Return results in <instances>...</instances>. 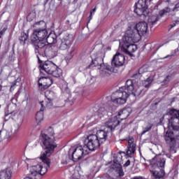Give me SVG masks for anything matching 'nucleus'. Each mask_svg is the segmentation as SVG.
<instances>
[{"instance_id": "0eeeda50", "label": "nucleus", "mask_w": 179, "mask_h": 179, "mask_svg": "<svg viewBox=\"0 0 179 179\" xmlns=\"http://www.w3.org/2000/svg\"><path fill=\"white\" fill-rule=\"evenodd\" d=\"M35 52L43 57L48 58H54L58 54V48L57 45H47L46 43H41L38 45V48H35Z\"/></svg>"}, {"instance_id": "c756f323", "label": "nucleus", "mask_w": 179, "mask_h": 179, "mask_svg": "<svg viewBox=\"0 0 179 179\" xmlns=\"http://www.w3.org/2000/svg\"><path fill=\"white\" fill-rule=\"evenodd\" d=\"M50 75H52V76L54 78H60L62 76V69L56 65L55 69L52 71Z\"/></svg>"}, {"instance_id": "f704fd0d", "label": "nucleus", "mask_w": 179, "mask_h": 179, "mask_svg": "<svg viewBox=\"0 0 179 179\" xmlns=\"http://www.w3.org/2000/svg\"><path fill=\"white\" fill-rule=\"evenodd\" d=\"M69 54L70 58H73V57L75 56V54H76V49L75 48H71Z\"/></svg>"}, {"instance_id": "6ab92c4d", "label": "nucleus", "mask_w": 179, "mask_h": 179, "mask_svg": "<svg viewBox=\"0 0 179 179\" xmlns=\"http://www.w3.org/2000/svg\"><path fill=\"white\" fill-rule=\"evenodd\" d=\"M40 68L41 73L44 74V72H45V73H48V75H51L53 69H55L56 65L52 62L46 61L43 63V64L40 65Z\"/></svg>"}, {"instance_id": "20e7f679", "label": "nucleus", "mask_w": 179, "mask_h": 179, "mask_svg": "<svg viewBox=\"0 0 179 179\" xmlns=\"http://www.w3.org/2000/svg\"><path fill=\"white\" fill-rule=\"evenodd\" d=\"M92 62L89 65V68H92V66H100L99 68V75L101 78H108L111 73L113 72L114 69L110 66V64L106 63H103V56L101 52H99L97 53H94L91 55Z\"/></svg>"}, {"instance_id": "4be33fe9", "label": "nucleus", "mask_w": 179, "mask_h": 179, "mask_svg": "<svg viewBox=\"0 0 179 179\" xmlns=\"http://www.w3.org/2000/svg\"><path fill=\"white\" fill-rule=\"evenodd\" d=\"M15 110L16 103L11 102L9 105L7 106V108H6V117H7V115H10L13 120H14L13 117H16V115L20 117V115H17V113L15 112Z\"/></svg>"}, {"instance_id": "49530a36", "label": "nucleus", "mask_w": 179, "mask_h": 179, "mask_svg": "<svg viewBox=\"0 0 179 179\" xmlns=\"http://www.w3.org/2000/svg\"><path fill=\"white\" fill-rule=\"evenodd\" d=\"M166 58H169V59H171V58H173V55H168L167 56L162 58V59H166Z\"/></svg>"}, {"instance_id": "3c124183", "label": "nucleus", "mask_w": 179, "mask_h": 179, "mask_svg": "<svg viewBox=\"0 0 179 179\" xmlns=\"http://www.w3.org/2000/svg\"><path fill=\"white\" fill-rule=\"evenodd\" d=\"M0 92H2V85H0Z\"/></svg>"}, {"instance_id": "393cba45", "label": "nucleus", "mask_w": 179, "mask_h": 179, "mask_svg": "<svg viewBox=\"0 0 179 179\" xmlns=\"http://www.w3.org/2000/svg\"><path fill=\"white\" fill-rule=\"evenodd\" d=\"M45 108H47V107L41 106V110L36 113L35 118L37 125H40L41 121L44 120V110H45Z\"/></svg>"}, {"instance_id": "ea45409f", "label": "nucleus", "mask_w": 179, "mask_h": 179, "mask_svg": "<svg viewBox=\"0 0 179 179\" xmlns=\"http://www.w3.org/2000/svg\"><path fill=\"white\" fill-rule=\"evenodd\" d=\"M146 72V69H145V66H143L138 69V74L142 75L143 73H145Z\"/></svg>"}, {"instance_id": "6e6d98bb", "label": "nucleus", "mask_w": 179, "mask_h": 179, "mask_svg": "<svg viewBox=\"0 0 179 179\" xmlns=\"http://www.w3.org/2000/svg\"><path fill=\"white\" fill-rule=\"evenodd\" d=\"M1 134H2V131H0V138H1Z\"/></svg>"}, {"instance_id": "58836bf2", "label": "nucleus", "mask_w": 179, "mask_h": 179, "mask_svg": "<svg viewBox=\"0 0 179 179\" xmlns=\"http://www.w3.org/2000/svg\"><path fill=\"white\" fill-rule=\"evenodd\" d=\"M171 80V76H167L163 80L162 83H164V85H167V83H169V82H170Z\"/></svg>"}, {"instance_id": "c9c22d12", "label": "nucleus", "mask_w": 179, "mask_h": 179, "mask_svg": "<svg viewBox=\"0 0 179 179\" xmlns=\"http://www.w3.org/2000/svg\"><path fill=\"white\" fill-rule=\"evenodd\" d=\"M176 24H179V19L171 22L169 30L173 29V27H176Z\"/></svg>"}, {"instance_id": "aec40b11", "label": "nucleus", "mask_w": 179, "mask_h": 179, "mask_svg": "<svg viewBox=\"0 0 179 179\" xmlns=\"http://www.w3.org/2000/svg\"><path fill=\"white\" fill-rule=\"evenodd\" d=\"M120 125V120H118L117 116H115L112 118H110L106 123L105 126L106 127L105 129L108 131H110L113 132L115 129L116 127Z\"/></svg>"}, {"instance_id": "a211bd4d", "label": "nucleus", "mask_w": 179, "mask_h": 179, "mask_svg": "<svg viewBox=\"0 0 179 179\" xmlns=\"http://www.w3.org/2000/svg\"><path fill=\"white\" fill-rule=\"evenodd\" d=\"M170 10H171L169 8H166L159 11V15L153 14L152 15H150L148 19V24H150V26H153V24H156V22H159V19H160V17H163V15H166V13H169Z\"/></svg>"}, {"instance_id": "f8f14e48", "label": "nucleus", "mask_w": 179, "mask_h": 179, "mask_svg": "<svg viewBox=\"0 0 179 179\" xmlns=\"http://www.w3.org/2000/svg\"><path fill=\"white\" fill-rule=\"evenodd\" d=\"M135 152H136V143H135V140L134 138H130L128 140L127 150L125 152H121L117 157L120 159V161L122 160V156H126L127 157H134V155H135Z\"/></svg>"}, {"instance_id": "9d476101", "label": "nucleus", "mask_w": 179, "mask_h": 179, "mask_svg": "<svg viewBox=\"0 0 179 179\" xmlns=\"http://www.w3.org/2000/svg\"><path fill=\"white\" fill-rule=\"evenodd\" d=\"M152 0H138L135 4L134 12L138 16H148L149 15V10L148 6L150 5Z\"/></svg>"}, {"instance_id": "cd10ccee", "label": "nucleus", "mask_w": 179, "mask_h": 179, "mask_svg": "<svg viewBox=\"0 0 179 179\" xmlns=\"http://www.w3.org/2000/svg\"><path fill=\"white\" fill-rule=\"evenodd\" d=\"M12 171L10 169L1 170L0 171V179H11Z\"/></svg>"}, {"instance_id": "5701e85b", "label": "nucleus", "mask_w": 179, "mask_h": 179, "mask_svg": "<svg viewBox=\"0 0 179 179\" xmlns=\"http://www.w3.org/2000/svg\"><path fill=\"white\" fill-rule=\"evenodd\" d=\"M94 135L96 136L97 139L101 143H103L107 141V136H108V131L105 128L103 130H98L96 134Z\"/></svg>"}, {"instance_id": "2eb2a0df", "label": "nucleus", "mask_w": 179, "mask_h": 179, "mask_svg": "<svg viewBox=\"0 0 179 179\" xmlns=\"http://www.w3.org/2000/svg\"><path fill=\"white\" fill-rule=\"evenodd\" d=\"M45 96L47 99L40 102L41 106L46 107L48 109L52 108V100H54V97H55V94H54L52 91H46Z\"/></svg>"}, {"instance_id": "9b49d317", "label": "nucleus", "mask_w": 179, "mask_h": 179, "mask_svg": "<svg viewBox=\"0 0 179 179\" xmlns=\"http://www.w3.org/2000/svg\"><path fill=\"white\" fill-rule=\"evenodd\" d=\"M101 144V143L97 139V136L94 134H91L88 136L85 140L84 146L90 153V152H94V150L99 149Z\"/></svg>"}, {"instance_id": "13d9d810", "label": "nucleus", "mask_w": 179, "mask_h": 179, "mask_svg": "<svg viewBox=\"0 0 179 179\" xmlns=\"http://www.w3.org/2000/svg\"><path fill=\"white\" fill-rule=\"evenodd\" d=\"M37 58H38V59H40L38 58V56H37Z\"/></svg>"}, {"instance_id": "4d7b16f0", "label": "nucleus", "mask_w": 179, "mask_h": 179, "mask_svg": "<svg viewBox=\"0 0 179 179\" xmlns=\"http://www.w3.org/2000/svg\"><path fill=\"white\" fill-rule=\"evenodd\" d=\"M13 100H15V99H14V98H13V99H11V101H12Z\"/></svg>"}, {"instance_id": "a19ab883", "label": "nucleus", "mask_w": 179, "mask_h": 179, "mask_svg": "<svg viewBox=\"0 0 179 179\" xmlns=\"http://www.w3.org/2000/svg\"><path fill=\"white\" fill-rule=\"evenodd\" d=\"M178 10H179V2L177 3L175 5L174 8H173V12H178Z\"/></svg>"}, {"instance_id": "1a4fd4ad", "label": "nucleus", "mask_w": 179, "mask_h": 179, "mask_svg": "<svg viewBox=\"0 0 179 179\" xmlns=\"http://www.w3.org/2000/svg\"><path fill=\"white\" fill-rule=\"evenodd\" d=\"M48 35L47 29H35L31 36V41L34 44L35 48H38L40 44H45V38Z\"/></svg>"}, {"instance_id": "c85d7f7f", "label": "nucleus", "mask_w": 179, "mask_h": 179, "mask_svg": "<svg viewBox=\"0 0 179 179\" xmlns=\"http://www.w3.org/2000/svg\"><path fill=\"white\" fill-rule=\"evenodd\" d=\"M117 117V120H120V121H124V120H127V118L129 117V113L127 109H123L118 113Z\"/></svg>"}, {"instance_id": "864d4df0", "label": "nucleus", "mask_w": 179, "mask_h": 179, "mask_svg": "<svg viewBox=\"0 0 179 179\" xmlns=\"http://www.w3.org/2000/svg\"><path fill=\"white\" fill-rule=\"evenodd\" d=\"M166 156H167V157H170V155L169 154H166Z\"/></svg>"}, {"instance_id": "6e6552de", "label": "nucleus", "mask_w": 179, "mask_h": 179, "mask_svg": "<svg viewBox=\"0 0 179 179\" xmlns=\"http://www.w3.org/2000/svg\"><path fill=\"white\" fill-rule=\"evenodd\" d=\"M68 153L70 160L79 162V160H81V159L89 155L90 152L85 145H78L70 148Z\"/></svg>"}, {"instance_id": "2f4dec72", "label": "nucleus", "mask_w": 179, "mask_h": 179, "mask_svg": "<svg viewBox=\"0 0 179 179\" xmlns=\"http://www.w3.org/2000/svg\"><path fill=\"white\" fill-rule=\"evenodd\" d=\"M152 128H153V124L149 122L146 123L145 126L143 127L141 135H145V134L151 131Z\"/></svg>"}, {"instance_id": "f03ea898", "label": "nucleus", "mask_w": 179, "mask_h": 179, "mask_svg": "<svg viewBox=\"0 0 179 179\" xmlns=\"http://www.w3.org/2000/svg\"><path fill=\"white\" fill-rule=\"evenodd\" d=\"M167 115L171 116L169 119L168 128L171 130L166 132L164 139L171 150L173 148L179 146V110L169 109Z\"/></svg>"}, {"instance_id": "7ed1b4c3", "label": "nucleus", "mask_w": 179, "mask_h": 179, "mask_svg": "<svg viewBox=\"0 0 179 179\" xmlns=\"http://www.w3.org/2000/svg\"><path fill=\"white\" fill-rule=\"evenodd\" d=\"M145 92L142 86L136 89L134 86V81L127 80L124 87H122L120 90L112 94L110 101L115 104H125L127 99L129 97L130 94L136 97V96H143Z\"/></svg>"}, {"instance_id": "39448f33", "label": "nucleus", "mask_w": 179, "mask_h": 179, "mask_svg": "<svg viewBox=\"0 0 179 179\" xmlns=\"http://www.w3.org/2000/svg\"><path fill=\"white\" fill-rule=\"evenodd\" d=\"M148 22H139L137 24H129L126 33L134 41H139L143 34L148 33Z\"/></svg>"}, {"instance_id": "5fc2aeb1", "label": "nucleus", "mask_w": 179, "mask_h": 179, "mask_svg": "<svg viewBox=\"0 0 179 179\" xmlns=\"http://www.w3.org/2000/svg\"><path fill=\"white\" fill-rule=\"evenodd\" d=\"M15 87V84H13V85H11L10 89H12V87Z\"/></svg>"}, {"instance_id": "603ef678", "label": "nucleus", "mask_w": 179, "mask_h": 179, "mask_svg": "<svg viewBox=\"0 0 179 179\" xmlns=\"http://www.w3.org/2000/svg\"><path fill=\"white\" fill-rule=\"evenodd\" d=\"M164 2H170V0H164Z\"/></svg>"}, {"instance_id": "bf43d9fd", "label": "nucleus", "mask_w": 179, "mask_h": 179, "mask_svg": "<svg viewBox=\"0 0 179 179\" xmlns=\"http://www.w3.org/2000/svg\"><path fill=\"white\" fill-rule=\"evenodd\" d=\"M173 100H176V98H173Z\"/></svg>"}, {"instance_id": "09e8293b", "label": "nucleus", "mask_w": 179, "mask_h": 179, "mask_svg": "<svg viewBox=\"0 0 179 179\" xmlns=\"http://www.w3.org/2000/svg\"><path fill=\"white\" fill-rule=\"evenodd\" d=\"M103 179H114V178H111L110 176H106L105 178H103Z\"/></svg>"}, {"instance_id": "c03bdc74", "label": "nucleus", "mask_w": 179, "mask_h": 179, "mask_svg": "<svg viewBox=\"0 0 179 179\" xmlns=\"http://www.w3.org/2000/svg\"><path fill=\"white\" fill-rule=\"evenodd\" d=\"M48 131L49 132V135L54 136V129H52V128H49Z\"/></svg>"}, {"instance_id": "473e14b6", "label": "nucleus", "mask_w": 179, "mask_h": 179, "mask_svg": "<svg viewBox=\"0 0 179 179\" xmlns=\"http://www.w3.org/2000/svg\"><path fill=\"white\" fill-rule=\"evenodd\" d=\"M27 38H29V34L25 33L21 34V36L19 38L20 44L24 45V44H26V41H27Z\"/></svg>"}, {"instance_id": "b1692460", "label": "nucleus", "mask_w": 179, "mask_h": 179, "mask_svg": "<svg viewBox=\"0 0 179 179\" xmlns=\"http://www.w3.org/2000/svg\"><path fill=\"white\" fill-rule=\"evenodd\" d=\"M150 171L151 173V178L152 179L163 178V177H164V175H165L164 169H161L158 171V169H155L152 168V169H150Z\"/></svg>"}, {"instance_id": "79ce46f5", "label": "nucleus", "mask_w": 179, "mask_h": 179, "mask_svg": "<svg viewBox=\"0 0 179 179\" xmlns=\"http://www.w3.org/2000/svg\"><path fill=\"white\" fill-rule=\"evenodd\" d=\"M6 30H8V28L4 27L3 28V29L0 31V38H1L2 36H3L5 34V31H6Z\"/></svg>"}, {"instance_id": "4c0bfd02", "label": "nucleus", "mask_w": 179, "mask_h": 179, "mask_svg": "<svg viewBox=\"0 0 179 179\" xmlns=\"http://www.w3.org/2000/svg\"><path fill=\"white\" fill-rule=\"evenodd\" d=\"M96 7L92 9L91 11H90V15L88 17L89 20H88V23H90V20H92V19H93V16L92 15H93V13H94V12H96Z\"/></svg>"}, {"instance_id": "4468645a", "label": "nucleus", "mask_w": 179, "mask_h": 179, "mask_svg": "<svg viewBox=\"0 0 179 179\" xmlns=\"http://www.w3.org/2000/svg\"><path fill=\"white\" fill-rule=\"evenodd\" d=\"M166 164V158H164V155L162 154H159L156 155L152 159V168L155 170L159 169H164V166Z\"/></svg>"}, {"instance_id": "de8ad7c7", "label": "nucleus", "mask_w": 179, "mask_h": 179, "mask_svg": "<svg viewBox=\"0 0 179 179\" xmlns=\"http://www.w3.org/2000/svg\"><path fill=\"white\" fill-rule=\"evenodd\" d=\"M131 179H143V178L142 176H135Z\"/></svg>"}, {"instance_id": "72a5a7b5", "label": "nucleus", "mask_w": 179, "mask_h": 179, "mask_svg": "<svg viewBox=\"0 0 179 179\" xmlns=\"http://www.w3.org/2000/svg\"><path fill=\"white\" fill-rule=\"evenodd\" d=\"M20 128V124L16 123L15 124H14L11 128L12 134H17Z\"/></svg>"}, {"instance_id": "8fccbe9b", "label": "nucleus", "mask_w": 179, "mask_h": 179, "mask_svg": "<svg viewBox=\"0 0 179 179\" xmlns=\"http://www.w3.org/2000/svg\"><path fill=\"white\" fill-rule=\"evenodd\" d=\"M41 23H44V22L43 21H40L36 23V24H41Z\"/></svg>"}, {"instance_id": "bb28decb", "label": "nucleus", "mask_w": 179, "mask_h": 179, "mask_svg": "<svg viewBox=\"0 0 179 179\" xmlns=\"http://www.w3.org/2000/svg\"><path fill=\"white\" fill-rule=\"evenodd\" d=\"M59 87L62 90V93H66V94H69V93H71V90L68 87V83L64 80H60Z\"/></svg>"}, {"instance_id": "ddd939ff", "label": "nucleus", "mask_w": 179, "mask_h": 179, "mask_svg": "<svg viewBox=\"0 0 179 179\" xmlns=\"http://www.w3.org/2000/svg\"><path fill=\"white\" fill-rule=\"evenodd\" d=\"M73 44V38L72 36H65L57 43L56 47L57 51H66L69 50Z\"/></svg>"}, {"instance_id": "7c9ffc66", "label": "nucleus", "mask_w": 179, "mask_h": 179, "mask_svg": "<svg viewBox=\"0 0 179 179\" xmlns=\"http://www.w3.org/2000/svg\"><path fill=\"white\" fill-rule=\"evenodd\" d=\"M154 79L153 77L150 76L146 80H144L142 81V85L143 87H145V89H149L150 87V85H152V83L153 82Z\"/></svg>"}, {"instance_id": "f257e3e1", "label": "nucleus", "mask_w": 179, "mask_h": 179, "mask_svg": "<svg viewBox=\"0 0 179 179\" xmlns=\"http://www.w3.org/2000/svg\"><path fill=\"white\" fill-rule=\"evenodd\" d=\"M40 139L43 145L45 152L41 155V157L36 159H32V165L29 166V173L31 177L35 179H41L43 176L48 171L51 161L49 157L54 152V149L57 148L55 140L48 135L41 133Z\"/></svg>"}, {"instance_id": "37998d69", "label": "nucleus", "mask_w": 179, "mask_h": 179, "mask_svg": "<svg viewBox=\"0 0 179 179\" xmlns=\"http://www.w3.org/2000/svg\"><path fill=\"white\" fill-rule=\"evenodd\" d=\"M118 173H119V176L120 177H124V171H122V167L119 168Z\"/></svg>"}, {"instance_id": "423d86ee", "label": "nucleus", "mask_w": 179, "mask_h": 179, "mask_svg": "<svg viewBox=\"0 0 179 179\" xmlns=\"http://www.w3.org/2000/svg\"><path fill=\"white\" fill-rule=\"evenodd\" d=\"M138 41H139L132 39V37L127 34L126 32L122 41H120L119 43V47H120L122 51L126 52V54H128L129 55H131L132 52H135V51L138 50V46L134 44L135 43H138Z\"/></svg>"}, {"instance_id": "a878e982", "label": "nucleus", "mask_w": 179, "mask_h": 179, "mask_svg": "<svg viewBox=\"0 0 179 179\" xmlns=\"http://www.w3.org/2000/svg\"><path fill=\"white\" fill-rule=\"evenodd\" d=\"M45 43H48L47 45H57V35L55 34H50L45 38Z\"/></svg>"}, {"instance_id": "052dcab7", "label": "nucleus", "mask_w": 179, "mask_h": 179, "mask_svg": "<svg viewBox=\"0 0 179 179\" xmlns=\"http://www.w3.org/2000/svg\"><path fill=\"white\" fill-rule=\"evenodd\" d=\"M0 108H1V105H0Z\"/></svg>"}, {"instance_id": "e433bc0d", "label": "nucleus", "mask_w": 179, "mask_h": 179, "mask_svg": "<svg viewBox=\"0 0 179 179\" xmlns=\"http://www.w3.org/2000/svg\"><path fill=\"white\" fill-rule=\"evenodd\" d=\"M178 37V34L175 33L173 34H172L170 37H169V41H173L174 40H176V38Z\"/></svg>"}, {"instance_id": "f3484780", "label": "nucleus", "mask_w": 179, "mask_h": 179, "mask_svg": "<svg viewBox=\"0 0 179 179\" xmlns=\"http://www.w3.org/2000/svg\"><path fill=\"white\" fill-rule=\"evenodd\" d=\"M91 113H92V115L91 116V121H99V118H102L104 117L106 114V108H99V106H96L95 107L92 108L91 110Z\"/></svg>"}, {"instance_id": "412c9836", "label": "nucleus", "mask_w": 179, "mask_h": 179, "mask_svg": "<svg viewBox=\"0 0 179 179\" xmlns=\"http://www.w3.org/2000/svg\"><path fill=\"white\" fill-rule=\"evenodd\" d=\"M39 87H43L44 90L48 89L52 85V79L50 77H41L38 79Z\"/></svg>"}, {"instance_id": "a18cd8bd", "label": "nucleus", "mask_w": 179, "mask_h": 179, "mask_svg": "<svg viewBox=\"0 0 179 179\" xmlns=\"http://www.w3.org/2000/svg\"><path fill=\"white\" fill-rule=\"evenodd\" d=\"M131 164V161L129 159L126 162V163L124 164V167H128Z\"/></svg>"}, {"instance_id": "dca6fc26", "label": "nucleus", "mask_w": 179, "mask_h": 179, "mask_svg": "<svg viewBox=\"0 0 179 179\" xmlns=\"http://www.w3.org/2000/svg\"><path fill=\"white\" fill-rule=\"evenodd\" d=\"M125 64V56L120 52H117L113 55L111 60V65L113 68H120L123 66Z\"/></svg>"}]
</instances>
